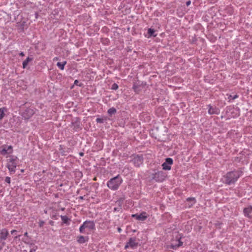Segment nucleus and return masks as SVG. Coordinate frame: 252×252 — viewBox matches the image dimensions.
I'll return each instance as SVG.
<instances>
[{
  "label": "nucleus",
  "instance_id": "1",
  "mask_svg": "<svg viewBox=\"0 0 252 252\" xmlns=\"http://www.w3.org/2000/svg\"><path fill=\"white\" fill-rule=\"evenodd\" d=\"M243 172L241 170H233L228 172L224 176L225 184L228 185L234 184L242 176Z\"/></svg>",
  "mask_w": 252,
  "mask_h": 252
},
{
  "label": "nucleus",
  "instance_id": "2",
  "mask_svg": "<svg viewBox=\"0 0 252 252\" xmlns=\"http://www.w3.org/2000/svg\"><path fill=\"white\" fill-rule=\"evenodd\" d=\"M95 229V224L94 220H86L79 227L80 233L89 234L90 232Z\"/></svg>",
  "mask_w": 252,
  "mask_h": 252
},
{
  "label": "nucleus",
  "instance_id": "3",
  "mask_svg": "<svg viewBox=\"0 0 252 252\" xmlns=\"http://www.w3.org/2000/svg\"><path fill=\"white\" fill-rule=\"evenodd\" d=\"M123 179L119 175L110 179L107 183L109 189L112 190H116L123 183Z\"/></svg>",
  "mask_w": 252,
  "mask_h": 252
},
{
  "label": "nucleus",
  "instance_id": "4",
  "mask_svg": "<svg viewBox=\"0 0 252 252\" xmlns=\"http://www.w3.org/2000/svg\"><path fill=\"white\" fill-rule=\"evenodd\" d=\"M18 158L16 157L12 156L8 159L6 167L8 169L11 174L15 173L16 168L17 165V160Z\"/></svg>",
  "mask_w": 252,
  "mask_h": 252
},
{
  "label": "nucleus",
  "instance_id": "5",
  "mask_svg": "<svg viewBox=\"0 0 252 252\" xmlns=\"http://www.w3.org/2000/svg\"><path fill=\"white\" fill-rule=\"evenodd\" d=\"M167 175L162 171H158L152 174V179L157 182L161 183L163 182Z\"/></svg>",
  "mask_w": 252,
  "mask_h": 252
},
{
  "label": "nucleus",
  "instance_id": "6",
  "mask_svg": "<svg viewBox=\"0 0 252 252\" xmlns=\"http://www.w3.org/2000/svg\"><path fill=\"white\" fill-rule=\"evenodd\" d=\"M182 236L180 234L178 235L175 240H173L172 243L169 246V248L174 250H176L179 247L183 245V242L181 241Z\"/></svg>",
  "mask_w": 252,
  "mask_h": 252
},
{
  "label": "nucleus",
  "instance_id": "7",
  "mask_svg": "<svg viewBox=\"0 0 252 252\" xmlns=\"http://www.w3.org/2000/svg\"><path fill=\"white\" fill-rule=\"evenodd\" d=\"M138 245V243L136 241V237H131L129 239L128 242L125 246V249L130 248L132 249L136 248Z\"/></svg>",
  "mask_w": 252,
  "mask_h": 252
},
{
  "label": "nucleus",
  "instance_id": "8",
  "mask_svg": "<svg viewBox=\"0 0 252 252\" xmlns=\"http://www.w3.org/2000/svg\"><path fill=\"white\" fill-rule=\"evenodd\" d=\"M9 235L8 230L5 228L0 229V243L3 246L5 245V241L7 239Z\"/></svg>",
  "mask_w": 252,
  "mask_h": 252
},
{
  "label": "nucleus",
  "instance_id": "9",
  "mask_svg": "<svg viewBox=\"0 0 252 252\" xmlns=\"http://www.w3.org/2000/svg\"><path fill=\"white\" fill-rule=\"evenodd\" d=\"M35 113V110L32 108H28L22 114V117L25 120H29Z\"/></svg>",
  "mask_w": 252,
  "mask_h": 252
},
{
  "label": "nucleus",
  "instance_id": "10",
  "mask_svg": "<svg viewBox=\"0 0 252 252\" xmlns=\"http://www.w3.org/2000/svg\"><path fill=\"white\" fill-rule=\"evenodd\" d=\"M132 162L136 167H140L143 163V157L142 156L136 155L133 158Z\"/></svg>",
  "mask_w": 252,
  "mask_h": 252
},
{
  "label": "nucleus",
  "instance_id": "11",
  "mask_svg": "<svg viewBox=\"0 0 252 252\" xmlns=\"http://www.w3.org/2000/svg\"><path fill=\"white\" fill-rule=\"evenodd\" d=\"M173 163V160L172 158H167L165 161L162 164V169L164 170H170L171 165Z\"/></svg>",
  "mask_w": 252,
  "mask_h": 252
},
{
  "label": "nucleus",
  "instance_id": "12",
  "mask_svg": "<svg viewBox=\"0 0 252 252\" xmlns=\"http://www.w3.org/2000/svg\"><path fill=\"white\" fill-rule=\"evenodd\" d=\"M208 113L209 115H219L220 113V110L217 107H213L211 104L207 105Z\"/></svg>",
  "mask_w": 252,
  "mask_h": 252
},
{
  "label": "nucleus",
  "instance_id": "13",
  "mask_svg": "<svg viewBox=\"0 0 252 252\" xmlns=\"http://www.w3.org/2000/svg\"><path fill=\"white\" fill-rule=\"evenodd\" d=\"M132 218H135L138 220L144 221L147 218V213L145 212H142L140 214H132Z\"/></svg>",
  "mask_w": 252,
  "mask_h": 252
},
{
  "label": "nucleus",
  "instance_id": "14",
  "mask_svg": "<svg viewBox=\"0 0 252 252\" xmlns=\"http://www.w3.org/2000/svg\"><path fill=\"white\" fill-rule=\"evenodd\" d=\"M252 213V206H249L248 207L245 208L243 210V213L246 217L251 219V216L250 214Z\"/></svg>",
  "mask_w": 252,
  "mask_h": 252
},
{
  "label": "nucleus",
  "instance_id": "15",
  "mask_svg": "<svg viewBox=\"0 0 252 252\" xmlns=\"http://www.w3.org/2000/svg\"><path fill=\"white\" fill-rule=\"evenodd\" d=\"M132 89L137 94L141 91V84L140 82H134L133 84Z\"/></svg>",
  "mask_w": 252,
  "mask_h": 252
},
{
  "label": "nucleus",
  "instance_id": "16",
  "mask_svg": "<svg viewBox=\"0 0 252 252\" xmlns=\"http://www.w3.org/2000/svg\"><path fill=\"white\" fill-rule=\"evenodd\" d=\"M89 240V237L88 236H84L82 235H80L77 238V242L79 244H84Z\"/></svg>",
  "mask_w": 252,
  "mask_h": 252
},
{
  "label": "nucleus",
  "instance_id": "17",
  "mask_svg": "<svg viewBox=\"0 0 252 252\" xmlns=\"http://www.w3.org/2000/svg\"><path fill=\"white\" fill-rule=\"evenodd\" d=\"M186 201L189 202L188 207L190 208L196 203V200L195 197H188L186 199Z\"/></svg>",
  "mask_w": 252,
  "mask_h": 252
},
{
  "label": "nucleus",
  "instance_id": "18",
  "mask_svg": "<svg viewBox=\"0 0 252 252\" xmlns=\"http://www.w3.org/2000/svg\"><path fill=\"white\" fill-rule=\"evenodd\" d=\"M60 217L63 223L66 224V225H69L70 224V219L66 216L61 215Z\"/></svg>",
  "mask_w": 252,
  "mask_h": 252
},
{
  "label": "nucleus",
  "instance_id": "19",
  "mask_svg": "<svg viewBox=\"0 0 252 252\" xmlns=\"http://www.w3.org/2000/svg\"><path fill=\"white\" fill-rule=\"evenodd\" d=\"M32 60H33L32 58H31L30 57H28V58H27V59L23 62V63H22L23 68H26L27 66L28 65V63L32 61Z\"/></svg>",
  "mask_w": 252,
  "mask_h": 252
},
{
  "label": "nucleus",
  "instance_id": "20",
  "mask_svg": "<svg viewBox=\"0 0 252 252\" xmlns=\"http://www.w3.org/2000/svg\"><path fill=\"white\" fill-rule=\"evenodd\" d=\"M148 33L149 34V37H156L157 34L155 33V30L154 29L149 28L148 30Z\"/></svg>",
  "mask_w": 252,
  "mask_h": 252
},
{
  "label": "nucleus",
  "instance_id": "21",
  "mask_svg": "<svg viewBox=\"0 0 252 252\" xmlns=\"http://www.w3.org/2000/svg\"><path fill=\"white\" fill-rule=\"evenodd\" d=\"M7 111L6 107H2L0 108V120H2L5 116V112Z\"/></svg>",
  "mask_w": 252,
  "mask_h": 252
},
{
  "label": "nucleus",
  "instance_id": "22",
  "mask_svg": "<svg viewBox=\"0 0 252 252\" xmlns=\"http://www.w3.org/2000/svg\"><path fill=\"white\" fill-rule=\"evenodd\" d=\"M66 64V61H63V62H58L57 66L61 69L63 70L64 65Z\"/></svg>",
  "mask_w": 252,
  "mask_h": 252
},
{
  "label": "nucleus",
  "instance_id": "23",
  "mask_svg": "<svg viewBox=\"0 0 252 252\" xmlns=\"http://www.w3.org/2000/svg\"><path fill=\"white\" fill-rule=\"evenodd\" d=\"M107 112L109 115H112L116 113V109L114 107H111L108 109Z\"/></svg>",
  "mask_w": 252,
  "mask_h": 252
},
{
  "label": "nucleus",
  "instance_id": "24",
  "mask_svg": "<svg viewBox=\"0 0 252 252\" xmlns=\"http://www.w3.org/2000/svg\"><path fill=\"white\" fill-rule=\"evenodd\" d=\"M239 97V95L237 94H235L234 95H230L228 98L229 101H232L233 100Z\"/></svg>",
  "mask_w": 252,
  "mask_h": 252
},
{
  "label": "nucleus",
  "instance_id": "25",
  "mask_svg": "<svg viewBox=\"0 0 252 252\" xmlns=\"http://www.w3.org/2000/svg\"><path fill=\"white\" fill-rule=\"evenodd\" d=\"M119 88V86L116 83H114L112 84L111 87V89L113 90H117Z\"/></svg>",
  "mask_w": 252,
  "mask_h": 252
},
{
  "label": "nucleus",
  "instance_id": "26",
  "mask_svg": "<svg viewBox=\"0 0 252 252\" xmlns=\"http://www.w3.org/2000/svg\"><path fill=\"white\" fill-rule=\"evenodd\" d=\"M96 123H99V124H102L104 122V120L102 118H97L96 119Z\"/></svg>",
  "mask_w": 252,
  "mask_h": 252
},
{
  "label": "nucleus",
  "instance_id": "27",
  "mask_svg": "<svg viewBox=\"0 0 252 252\" xmlns=\"http://www.w3.org/2000/svg\"><path fill=\"white\" fill-rule=\"evenodd\" d=\"M1 153L2 155H6L8 153V150H7L6 148H3L2 149Z\"/></svg>",
  "mask_w": 252,
  "mask_h": 252
},
{
  "label": "nucleus",
  "instance_id": "28",
  "mask_svg": "<svg viewBox=\"0 0 252 252\" xmlns=\"http://www.w3.org/2000/svg\"><path fill=\"white\" fill-rule=\"evenodd\" d=\"M45 222L44 220H40L39 222H38V225H39V226L40 227H41L43 226Z\"/></svg>",
  "mask_w": 252,
  "mask_h": 252
},
{
  "label": "nucleus",
  "instance_id": "29",
  "mask_svg": "<svg viewBox=\"0 0 252 252\" xmlns=\"http://www.w3.org/2000/svg\"><path fill=\"white\" fill-rule=\"evenodd\" d=\"M5 182L8 184H10L11 182V179L9 177H6L5 179Z\"/></svg>",
  "mask_w": 252,
  "mask_h": 252
},
{
  "label": "nucleus",
  "instance_id": "30",
  "mask_svg": "<svg viewBox=\"0 0 252 252\" xmlns=\"http://www.w3.org/2000/svg\"><path fill=\"white\" fill-rule=\"evenodd\" d=\"M6 149L8 150V151L9 150H11V151L9 152V153H12V147L11 145L8 146Z\"/></svg>",
  "mask_w": 252,
  "mask_h": 252
},
{
  "label": "nucleus",
  "instance_id": "31",
  "mask_svg": "<svg viewBox=\"0 0 252 252\" xmlns=\"http://www.w3.org/2000/svg\"><path fill=\"white\" fill-rule=\"evenodd\" d=\"M78 82H79V81L77 80H75L74 81V85H78ZM78 86L80 87V86H81V84H79V85H78Z\"/></svg>",
  "mask_w": 252,
  "mask_h": 252
},
{
  "label": "nucleus",
  "instance_id": "32",
  "mask_svg": "<svg viewBox=\"0 0 252 252\" xmlns=\"http://www.w3.org/2000/svg\"><path fill=\"white\" fill-rule=\"evenodd\" d=\"M61 149H62V146L60 145V150L61 151ZM62 155H66V154H65V152L64 151H61Z\"/></svg>",
  "mask_w": 252,
  "mask_h": 252
},
{
  "label": "nucleus",
  "instance_id": "33",
  "mask_svg": "<svg viewBox=\"0 0 252 252\" xmlns=\"http://www.w3.org/2000/svg\"><path fill=\"white\" fill-rule=\"evenodd\" d=\"M191 3V1L190 0H188L186 2V5L187 6H189Z\"/></svg>",
  "mask_w": 252,
  "mask_h": 252
},
{
  "label": "nucleus",
  "instance_id": "34",
  "mask_svg": "<svg viewBox=\"0 0 252 252\" xmlns=\"http://www.w3.org/2000/svg\"><path fill=\"white\" fill-rule=\"evenodd\" d=\"M17 232V230H12L11 231V234H13L14 233Z\"/></svg>",
  "mask_w": 252,
  "mask_h": 252
},
{
  "label": "nucleus",
  "instance_id": "35",
  "mask_svg": "<svg viewBox=\"0 0 252 252\" xmlns=\"http://www.w3.org/2000/svg\"><path fill=\"white\" fill-rule=\"evenodd\" d=\"M58 60H59V58H58L57 57H55L53 59L54 61H58Z\"/></svg>",
  "mask_w": 252,
  "mask_h": 252
},
{
  "label": "nucleus",
  "instance_id": "36",
  "mask_svg": "<svg viewBox=\"0 0 252 252\" xmlns=\"http://www.w3.org/2000/svg\"><path fill=\"white\" fill-rule=\"evenodd\" d=\"M35 251H36V249H32L30 250V252H35Z\"/></svg>",
  "mask_w": 252,
  "mask_h": 252
},
{
  "label": "nucleus",
  "instance_id": "37",
  "mask_svg": "<svg viewBox=\"0 0 252 252\" xmlns=\"http://www.w3.org/2000/svg\"><path fill=\"white\" fill-rule=\"evenodd\" d=\"M24 236H26V237H29L28 233L27 232H26L24 233Z\"/></svg>",
  "mask_w": 252,
  "mask_h": 252
},
{
  "label": "nucleus",
  "instance_id": "38",
  "mask_svg": "<svg viewBox=\"0 0 252 252\" xmlns=\"http://www.w3.org/2000/svg\"><path fill=\"white\" fill-rule=\"evenodd\" d=\"M20 56H24L25 55L24 52H21L20 54H19Z\"/></svg>",
  "mask_w": 252,
  "mask_h": 252
},
{
  "label": "nucleus",
  "instance_id": "39",
  "mask_svg": "<svg viewBox=\"0 0 252 252\" xmlns=\"http://www.w3.org/2000/svg\"><path fill=\"white\" fill-rule=\"evenodd\" d=\"M118 231L119 233L121 232V231H122V229H121V228H120V227H118Z\"/></svg>",
  "mask_w": 252,
  "mask_h": 252
},
{
  "label": "nucleus",
  "instance_id": "40",
  "mask_svg": "<svg viewBox=\"0 0 252 252\" xmlns=\"http://www.w3.org/2000/svg\"><path fill=\"white\" fill-rule=\"evenodd\" d=\"M21 235H19L18 236H16L14 237V239H18V238H19L20 237Z\"/></svg>",
  "mask_w": 252,
  "mask_h": 252
},
{
  "label": "nucleus",
  "instance_id": "41",
  "mask_svg": "<svg viewBox=\"0 0 252 252\" xmlns=\"http://www.w3.org/2000/svg\"><path fill=\"white\" fill-rule=\"evenodd\" d=\"M79 155H80V156L82 157V156H84V153H82V152H80V153H79Z\"/></svg>",
  "mask_w": 252,
  "mask_h": 252
},
{
  "label": "nucleus",
  "instance_id": "42",
  "mask_svg": "<svg viewBox=\"0 0 252 252\" xmlns=\"http://www.w3.org/2000/svg\"><path fill=\"white\" fill-rule=\"evenodd\" d=\"M79 198L80 199L83 200V199H84V196H79Z\"/></svg>",
  "mask_w": 252,
  "mask_h": 252
},
{
  "label": "nucleus",
  "instance_id": "43",
  "mask_svg": "<svg viewBox=\"0 0 252 252\" xmlns=\"http://www.w3.org/2000/svg\"><path fill=\"white\" fill-rule=\"evenodd\" d=\"M3 245L0 246V251L2 249Z\"/></svg>",
  "mask_w": 252,
  "mask_h": 252
},
{
  "label": "nucleus",
  "instance_id": "44",
  "mask_svg": "<svg viewBox=\"0 0 252 252\" xmlns=\"http://www.w3.org/2000/svg\"><path fill=\"white\" fill-rule=\"evenodd\" d=\"M61 210L62 211H64V208H61Z\"/></svg>",
  "mask_w": 252,
  "mask_h": 252
},
{
  "label": "nucleus",
  "instance_id": "45",
  "mask_svg": "<svg viewBox=\"0 0 252 252\" xmlns=\"http://www.w3.org/2000/svg\"><path fill=\"white\" fill-rule=\"evenodd\" d=\"M114 211H117V208H115L114 209Z\"/></svg>",
  "mask_w": 252,
  "mask_h": 252
},
{
  "label": "nucleus",
  "instance_id": "46",
  "mask_svg": "<svg viewBox=\"0 0 252 252\" xmlns=\"http://www.w3.org/2000/svg\"><path fill=\"white\" fill-rule=\"evenodd\" d=\"M37 14L36 13V15H35V17L37 18Z\"/></svg>",
  "mask_w": 252,
  "mask_h": 252
},
{
  "label": "nucleus",
  "instance_id": "47",
  "mask_svg": "<svg viewBox=\"0 0 252 252\" xmlns=\"http://www.w3.org/2000/svg\"><path fill=\"white\" fill-rule=\"evenodd\" d=\"M37 14L36 13V15H35V17L37 18Z\"/></svg>",
  "mask_w": 252,
  "mask_h": 252
}]
</instances>
